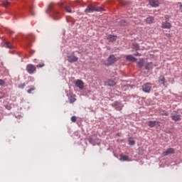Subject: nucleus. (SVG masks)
<instances>
[{
    "label": "nucleus",
    "instance_id": "obj_31",
    "mask_svg": "<svg viewBox=\"0 0 182 182\" xmlns=\"http://www.w3.org/2000/svg\"><path fill=\"white\" fill-rule=\"evenodd\" d=\"M45 66V63H41L36 65V68H43Z\"/></svg>",
    "mask_w": 182,
    "mask_h": 182
},
{
    "label": "nucleus",
    "instance_id": "obj_38",
    "mask_svg": "<svg viewBox=\"0 0 182 182\" xmlns=\"http://www.w3.org/2000/svg\"><path fill=\"white\" fill-rule=\"evenodd\" d=\"M179 9H180L181 12L182 13V4L180 5Z\"/></svg>",
    "mask_w": 182,
    "mask_h": 182
},
{
    "label": "nucleus",
    "instance_id": "obj_14",
    "mask_svg": "<svg viewBox=\"0 0 182 182\" xmlns=\"http://www.w3.org/2000/svg\"><path fill=\"white\" fill-rule=\"evenodd\" d=\"M126 59L127 60H129V62H137V58L131 55H127Z\"/></svg>",
    "mask_w": 182,
    "mask_h": 182
},
{
    "label": "nucleus",
    "instance_id": "obj_7",
    "mask_svg": "<svg viewBox=\"0 0 182 182\" xmlns=\"http://www.w3.org/2000/svg\"><path fill=\"white\" fill-rule=\"evenodd\" d=\"M116 57H114V55H111L108 59H107V63L106 64L107 66H110L111 65H113V63H116Z\"/></svg>",
    "mask_w": 182,
    "mask_h": 182
},
{
    "label": "nucleus",
    "instance_id": "obj_43",
    "mask_svg": "<svg viewBox=\"0 0 182 182\" xmlns=\"http://www.w3.org/2000/svg\"><path fill=\"white\" fill-rule=\"evenodd\" d=\"M28 41H31V39H29V38H28Z\"/></svg>",
    "mask_w": 182,
    "mask_h": 182
},
{
    "label": "nucleus",
    "instance_id": "obj_24",
    "mask_svg": "<svg viewBox=\"0 0 182 182\" xmlns=\"http://www.w3.org/2000/svg\"><path fill=\"white\" fill-rule=\"evenodd\" d=\"M159 114H161V116H168V113L166 110L163 109L159 110Z\"/></svg>",
    "mask_w": 182,
    "mask_h": 182
},
{
    "label": "nucleus",
    "instance_id": "obj_22",
    "mask_svg": "<svg viewBox=\"0 0 182 182\" xmlns=\"http://www.w3.org/2000/svg\"><path fill=\"white\" fill-rule=\"evenodd\" d=\"M5 46L6 48H8V49H13L14 48V46L12 45V43H11L10 42L6 41L5 43Z\"/></svg>",
    "mask_w": 182,
    "mask_h": 182
},
{
    "label": "nucleus",
    "instance_id": "obj_1",
    "mask_svg": "<svg viewBox=\"0 0 182 182\" xmlns=\"http://www.w3.org/2000/svg\"><path fill=\"white\" fill-rule=\"evenodd\" d=\"M46 13L50 15L51 18H53V19L55 21H58V19H60V12L55 10V8H53V4H52L48 6Z\"/></svg>",
    "mask_w": 182,
    "mask_h": 182
},
{
    "label": "nucleus",
    "instance_id": "obj_17",
    "mask_svg": "<svg viewBox=\"0 0 182 182\" xmlns=\"http://www.w3.org/2000/svg\"><path fill=\"white\" fill-rule=\"evenodd\" d=\"M159 82V83H161L164 86H166V77H164V76H160Z\"/></svg>",
    "mask_w": 182,
    "mask_h": 182
},
{
    "label": "nucleus",
    "instance_id": "obj_6",
    "mask_svg": "<svg viewBox=\"0 0 182 182\" xmlns=\"http://www.w3.org/2000/svg\"><path fill=\"white\" fill-rule=\"evenodd\" d=\"M142 90L145 93H150V91L151 90V84L146 83L142 85Z\"/></svg>",
    "mask_w": 182,
    "mask_h": 182
},
{
    "label": "nucleus",
    "instance_id": "obj_37",
    "mask_svg": "<svg viewBox=\"0 0 182 182\" xmlns=\"http://www.w3.org/2000/svg\"><path fill=\"white\" fill-rule=\"evenodd\" d=\"M134 56H141V54L139 53H136L135 54H134Z\"/></svg>",
    "mask_w": 182,
    "mask_h": 182
},
{
    "label": "nucleus",
    "instance_id": "obj_3",
    "mask_svg": "<svg viewBox=\"0 0 182 182\" xmlns=\"http://www.w3.org/2000/svg\"><path fill=\"white\" fill-rule=\"evenodd\" d=\"M112 107H114L116 110H118V112H120L121 110H122L124 105L122 102L119 101H116L112 104Z\"/></svg>",
    "mask_w": 182,
    "mask_h": 182
},
{
    "label": "nucleus",
    "instance_id": "obj_9",
    "mask_svg": "<svg viewBox=\"0 0 182 182\" xmlns=\"http://www.w3.org/2000/svg\"><path fill=\"white\" fill-rule=\"evenodd\" d=\"M161 28L163 29H171V23L168 21H163L161 23Z\"/></svg>",
    "mask_w": 182,
    "mask_h": 182
},
{
    "label": "nucleus",
    "instance_id": "obj_18",
    "mask_svg": "<svg viewBox=\"0 0 182 182\" xmlns=\"http://www.w3.org/2000/svg\"><path fill=\"white\" fill-rule=\"evenodd\" d=\"M120 160L122 161H129V156L121 154Z\"/></svg>",
    "mask_w": 182,
    "mask_h": 182
},
{
    "label": "nucleus",
    "instance_id": "obj_40",
    "mask_svg": "<svg viewBox=\"0 0 182 182\" xmlns=\"http://www.w3.org/2000/svg\"><path fill=\"white\" fill-rule=\"evenodd\" d=\"M92 141H93V139H92V138H90V139H89V142H90V143H92Z\"/></svg>",
    "mask_w": 182,
    "mask_h": 182
},
{
    "label": "nucleus",
    "instance_id": "obj_28",
    "mask_svg": "<svg viewBox=\"0 0 182 182\" xmlns=\"http://www.w3.org/2000/svg\"><path fill=\"white\" fill-rule=\"evenodd\" d=\"M9 6V1H5L3 4V6H4V8H8Z\"/></svg>",
    "mask_w": 182,
    "mask_h": 182
},
{
    "label": "nucleus",
    "instance_id": "obj_21",
    "mask_svg": "<svg viewBox=\"0 0 182 182\" xmlns=\"http://www.w3.org/2000/svg\"><path fill=\"white\" fill-rule=\"evenodd\" d=\"M153 21H154V18L153 16H149L146 19V23H153Z\"/></svg>",
    "mask_w": 182,
    "mask_h": 182
},
{
    "label": "nucleus",
    "instance_id": "obj_10",
    "mask_svg": "<svg viewBox=\"0 0 182 182\" xmlns=\"http://www.w3.org/2000/svg\"><path fill=\"white\" fill-rule=\"evenodd\" d=\"M75 86H76V87H79V89H80V90H82L85 87V83L83 82V81H82L80 80H77L75 82Z\"/></svg>",
    "mask_w": 182,
    "mask_h": 182
},
{
    "label": "nucleus",
    "instance_id": "obj_29",
    "mask_svg": "<svg viewBox=\"0 0 182 182\" xmlns=\"http://www.w3.org/2000/svg\"><path fill=\"white\" fill-rule=\"evenodd\" d=\"M119 23H120V25H122L123 26L127 25V22H126L124 20H122Z\"/></svg>",
    "mask_w": 182,
    "mask_h": 182
},
{
    "label": "nucleus",
    "instance_id": "obj_4",
    "mask_svg": "<svg viewBox=\"0 0 182 182\" xmlns=\"http://www.w3.org/2000/svg\"><path fill=\"white\" fill-rule=\"evenodd\" d=\"M68 59L67 60L70 62V63H73L75 62H77L79 60V58L76 57L75 55V53H73L71 55H68Z\"/></svg>",
    "mask_w": 182,
    "mask_h": 182
},
{
    "label": "nucleus",
    "instance_id": "obj_25",
    "mask_svg": "<svg viewBox=\"0 0 182 182\" xmlns=\"http://www.w3.org/2000/svg\"><path fill=\"white\" fill-rule=\"evenodd\" d=\"M120 4L123 5V6H126V5H129V2L126 0H119Z\"/></svg>",
    "mask_w": 182,
    "mask_h": 182
},
{
    "label": "nucleus",
    "instance_id": "obj_27",
    "mask_svg": "<svg viewBox=\"0 0 182 182\" xmlns=\"http://www.w3.org/2000/svg\"><path fill=\"white\" fill-rule=\"evenodd\" d=\"M129 144L130 146H134V144H136V141H134V140L130 139L129 140Z\"/></svg>",
    "mask_w": 182,
    "mask_h": 182
},
{
    "label": "nucleus",
    "instance_id": "obj_36",
    "mask_svg": "<svg viewBox=\"0 0 182 182\" xmlns=\"http://www.w3.org/2000/svg\"><path fill=\"white\" fill-rule=\"evenodd\" d=\"M166 38H171V34L166 33Z\"/></svg>",
    "mask_w": 182,
    "mask_h": 182
},
{
    "label": "nucleus",
    "instance_id": "obj_5",
    "mask_svg": "<svg viewBox=\"0 0 182 182\" xmlns=\"http://www.w3.org/2000/svg\"><path fill=\"white\" fill-rule=\"evenodd\" d=\"M26 70L28 73H29L30 75H33V73H35V72H36V67H35V65L32 64H28L26 66Z\"/></svg>",
    "mask_w": 182,
    "mask_h": 182
},
{
    "label": "nucleus",
    "instance_id": "obj_16",
    "mask_svg": "<svg viewBox=\"0 0 182 182\" xmlns=\"http://www.w3.org/2000/svg\"><path fill=\"white\" fill-rule=\"evenodd\" d=\"M117 39V36H113V35H109V36H108V37H107V40H108L109 42H114V41H116Z\"/></svg>",
    "mask_w": 182,
    "mask_h": 182
},
{
    "label": "nucleus",
    "instance_id": "obj_11",
    "mask_svg": "<svg viewBox=\"0 0 182 182\" xmlns=\"http://www.w3.org/2000/svg\"><path fill=\"white\" fill-rule=\"evenodd\" d=\"M176 153V150L173 148H169L166 151L163 152L164 156H168V154H174Z\"/></svg>",
    "mask_w": 182,
    "mask_h": 182
},
{
    "label": "nucleus",
    "instance_id": "obj_23",
    "mask_svg": "<svg viewBox=\"0 0 182 182\" xmlns=\"http://www.w3.org/2000/svg\"><path fill=\"white\" fill-rule=\"evenodd\" d=\"M69 102L70 103H75V102H76V98L75 97V96L70 95L68 97Z\"/></svg>",
    "mask_w": 182,
    "mask_h": 182
},
{
    "label": "nucleus",
    "instance_id": "obj_35",
    "mask_svg": "<svg viewBox=\"0 0 182 182\" xmlns=\"http://www.w3.org/2000/svg\"><path fill=\"white\" fill-rule=\"evenodd\" d=\"M32 8H33V6L30 7V12L31 14L35 15V12H33V11L32 10Z\"/></svg>",
    "mask_w": 182,
    "mask_h": 182
},
{
    "label": "nucleus",
    "instance_id": "obj_12",
    "mask_svg": "<svg viewBox=\"0 0 182 182\" xmlns=\"http://www.w3.org/2000/svg\"><path fill=\"white\" fill-rule=\"evenodd\" d=\"M149 127H154V126H160V122L159 121H149L148 122Z\"/></svg>",
    "mask_w": 182,
    "mask_h": 182
},
{
    "label": "nucleus",
    "instance_id": "obj_41",
    "mask_svg": "<svg viewBox=\"0 0 182 182\" xmlns=\"http://www.w3.org/2000/svg\"><path fill=\"white\" fill-rule=\"evenodd\" d=\"M33 62H34V63H38V60L37 59H34Z\"/></svg>",
    "mask_w": 182,
    "mask_h": 182
},
{
    "label": "nucleus",
    "instance_id": "obj_32",
    "mask_svg": "<svg viewBox=\"0 0 182 182\" xmlns=\"http://www.w3.org/2000/svg\"><path fill=\"white\" fill-rule=\"evenodd\" d=\"M4 85H5V81L0 79V86H4Z\"/></svg>",
    "mask_w": 182,
    "mask_h": 182
},
{
    "label": "nucleus",
    "instance_id": "obj_33",
    "mask_svg": "<svg viewBox=\"0 0 182 182\" xmlns=\"http://www.w3.org/2000/svg\"><path fill=\"white\" fill-rule=\"evenodd\" d=\"M25 86H26L25 83H23V84H21L18 86V87H19V89H23L25 87Z\"/></svg>",
    "mask_w": 182,
    "mask_h": 182
},
{
    "label": "nucleus",
    "instance_id": "obj_15",
    "mask_svg": "<svg viewBox=\"0 0 182 182\" xmlns=\"http://www.w3.org/2000/svg\"><path fill=\"white\" fill-rule=\"evenodd\" d=\"M154 67V65H153V63H147L145 65V69L146 70H150L153 69Z\"/></svg>",
    "mask_w": 182,
    "mask_h": 182
},
{
    "label": "nucleus",
    "instance_id": "obj_20",
    "mask_svg": "<svg viewBox=\"0 0 182 182\" xmlns=\"http://www.w3.org/2000/svg\"><path fill=\"white\" fill-rule=\"evenodd\" d=\"M137 65L139 68H142L143 66H144V59L143 58L140 59Z\"/></svg>",
    "mask_w": 182,
    "mask_h": 182
},
{
    "label": "nucleus",
    "instance_id": "obj_19",
    "mask_svg": "<svg viewBox=\"0 0 182 182\" xmlns=\"http://www.w3.org/2000/svg\"><path fill=\"white\" fill-rule=\"evenodd\" d=\"M108 86H115L116 85V82L113 80H108L107 82Z\"/></svg>",
    "mask_w": 182,
    "mask_h": 182
},
{
    "label": "nucleus",
    "instance_id": "obj_34",
    "mask_svg": "<svg viewBox=\"0 0 182 182\" xmlns=\"http://www.w3.org/2000/svg\"><path fill=\"white\" fill-rule=\"evenodd\" d=\"M33 90H35V88H31L29 90H28V93H32V92H33Z\"/></svg>",
    "mask_w": 182,
    "mask_h": 182
},
{
    "label": "nucleus",
    "instance_id": "obj_30",
    "mask_svg": "<svg viewBox=\"0 0 182 182\" xmlns=\"http://www.w3.org/2000/svg\"><path fill=\"white\" fill-rule=\"evenodd\" d=\"M76 120H77L76 116H73V117H71V121H72L73 123H76Z\"/></svg>",
    "mask_w": 182,
    "mask_h": 182
},
{
    "label": "nucleus",
    "instance_id": "obj_26",
    "mask_svg": "<svg viewBox=\"0 0 182 182\" xmlns=\"http://www.w3.org/2000/svg\"><path fill=\"white\" fill-rule=\"evenodd\" d=\"M64 9H65L66 12H68L69 14L72 13V9L70 8V6L65 5L64 6Z\"/></svg>",
    "mask_w": 182,
    "mask_h": 182
},
{
    "label": "nucleus",
    "instance_id": "obj_2",
    "mask_svg": "<svg viewBox=\"0 0 182 182\" xmlns=\"http://www.w3.org/2000/svg\"><path fill=\"white\" fill-rule=\"evenodd\" d=\"M103 11V8L95 6H87V7L85 9V14H92V12H102Z\"/></svg>",
    "mask_w": 182,
    "mask_h": 182
},
{
    "label": "nucleus",
    "instance_id": "obj_8",
    "mask_svg": "<svg viewBox=\"0 0 182 182\" xmlns=\"http://www.w3.org/2000/svg\"><path fill=\"white\" fill-rule=\"evenodd\" d=\"M149 5L152 6V8H157L160 5L159 0H149Z\"/></svg>",
    "mask_w": 182,
    "mask_h": 182
},
{
    "label": "nucleus",
    "instance_id": "obj_13",
    "mask_svg": "<svg viewBox=\"0 0 182 182\" xmlns=\"http://www.w3.org/2000/svg\"><path fill=\"white\" fill-rule=\"evenodd\" d=\"M171 119L173 120V122H180L181 120V115L180 114H174L171 115Z\"/></svg>",
    "mask_w": 182,
    "mask_h": 182
},
{
    "label": "nucleus",
    "instance_id": "obj_42",
    "mask_svg": "<svg viewBox=\"0 0 182 182\" xmlns=\"http://www.w3.org/2000/svg\"><path fill=\"white\" fill-rule=\"evenodd\" d=\"M117 136H120V134H117Z\"/></svg>",
    "mask_w": 182,
    "mask_h": 182
},
{
    "label": "nucleus",
    "instance_id": "obj_39",
    "mask_svg": "<svg viewBox=\"0 0 182 182\" xmlns=\"http://www.w3.org/2000/svg\"><path fill=\"white\" fill-rule=\"evenodd\" d=\"M136 50H139V45L138 44H136Z\"/></svg>",
    "mask_w": 182,
    "mask_h": 182
}]
</instances>
